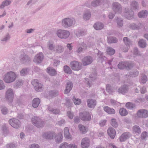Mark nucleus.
Returning <instances> with one entry per match:
<instances>
[{"label": "nucleus", "mask_w": 148, "mask_h": 148, "mask_svg": "<svg viewBox=\"0 0 148 148\" xmlns=\"http://www.w3.org/2000/svg\"><path fill=\"white\" fill-rule=\"evenodd\" d=\"M75 19L73 18H66L62 20V25L65 28H68L72 26L75 23Z\"/></svg>", "instance_id": "obj_1"}, {"label": "nucleus", "mask_w": 148, "mask_h": 148, "mask_svg": "<svg viewBox=\"0 0 148 148\" xmlns=\"http://www.w3.org/2000/svg\"><path fill=\"white\" fill-rule=\"evenodd\" d=\"M16 77V75L14 73L10 71L5 74L4 80L6 83H10L14 81Z\"/></svg>", "instance_id": "obj_2"}, {"label": "nucleus", "mask_w": 148, "mask_h": 148, "mask_svg": "<svg viewBox=\"0 0 148 148\" xmlns=\"http://www.w3.org/2000/svg\"><path fill=\"white\" fill-rule=\"evenodd\" d=\"M33 124L38 128L42 127L45 125V122L39 117L34 116L32 119Z\"/></svg>", "instance_id": "obj_3"}, {"label": "nucleus", "mask_w": 148, "mask_h": 148, "mask_svg": "<svg viewBox=\"0 0 148 148\" xmlns=\"http://www.w3.org/2000/svg\"><path fill=\"white\" fill-rule=\"evenodd\" d=\"M56 34L59 38L61 39H66L69 37L70 33L67 30L59 29L57 31Z\"/></svg>", "instance_id": "obj_4"}, {"label": "nucleus", "mask_w": 148, "mask_h": 148, "mask_svg": "<svg viewBox=\"0 0 148 148\" xmlns=\"http://www.w3.org/2000/svg\"><path fill=\"white\" fill-rule=\"evenodd\" d=\"M79 116L81 119L84 121H89L91 119L90 113L87 111L83 112L80 113Z\"/></svg>", "instance_id": "obj_5"}, {"label": "nucleus", "mask_w": 148, "mask_h": 148, "mask_svg": "<svg viewBox=\"0 0 148 148\" xmlns=\"http://www.w3.org/2000/svg\"><path fill=\"white\" fill-rule=\"evenodd\" d=\"M31 83L34 89L37 91L40 92L42 90L43 85L39 83L37 79H34L32 80Z\"/></svg>", "instance_id": "obj_6"}, {"label": "nucleus", "mask_w": 148, "mask_h": 148, "mask_svg": "<svg viewBox=\"0 0 148 148\" xmlns=\"http://www.w3.org/2000/svg\"><path fill=\"white\" fill-rule=\"evenodd\" d=\"M70 66L71 69L74 71H78L82 67V64L76 61H73L71 62Z\"/></svg>", "instance_id": "obj_7"}, {"label": "nucleus", "mask_w": 148, "mask_h": 148, "mask_svg": "<svg viewBox=\"0 0 148 148\" xmlns=\"http://www.w3.org/2000/svg\"><path fill=\"white\" fill-rule=\"evenodd\" d=\"M112 8L115 13L121 14V13L122 8L121 5L119 3L116 2H113L112 4Z\"/></svg>", "instance_id": "obj_8"}, {"label": "nucleus", "mask_w": 148, "mask_h": 148, "mask_svg": "<svg viewBox=\"0 0 148 148\" xmlns=\"http://www.w3.org/2000/svg\"><path fill=\"white\" fill-rule=\"evenodd\" d=\"M14 96V93L12 89L9 88L6 92L5 98L8 102H12Z\"/></svg>", "instance_id": "obj_9"}, {"label": "nucleus", "mask_w": 148, "mask_h": 148, "mask_svg": "<svg viewBox=\"0 0 148 148\" xmlns=\"http://www.w3.org/2000/svg\"><path fill=\"white\" fill-rule=\"evenodd\" d=\"M136 115L138 118H145L148 116V111L145 109H141L138 111Z\"/></svg>", "instance_id": "obj_10"}, {"label": "nucleus", "mask_w": 148, "mask_h": 148, "mask_svg": "<svg viewBox=\"0 0 148 148\" xmlns=\"http://www.w3.org/2000/svg\"><path fill=\"white\" fill-rule=\"evenodd\" d=\"M9 123L12 126L15 128H18L21 126L20 121L16 119H10L9 120Z\"/></svg>", "instance_id": "obj_11"}, {"label": "nucleus", "mask_w": 148, "mask_h": 148, "mask_svg": "<svg viewBox=\"0 0 148 148\" xmlns=\"http://www.w3.org/2000/svg\"><path fill=\"white\" fill-rule=\"evenodd\" d=\"M134 13L133 11L130 10L128 9L125 8V11L123 13V16L127 19L130 20L134 17Z\"/></svg>", "instance_id": "obj_12"}, {"label": "nucleus", "mask_w": 148, "mask_h": 148, "mask_svg": "<svg viewBox=\"0 0 148 148\" xmlns=\"http://www.w3.org/2000/svg\"><path fill=\"white\" fill-rule=\"evenodd\" d=\"M20 60L23 64H26L29 62L31 59L28 55L23 53L21 55Z\"/></svg>", "instance_id": "obj_13"}, {"label": "nucleus", "mask_w": 148, "mask_h": 148, "mask_svg": "<svg viewBox=\"0 0 148 148\" xmlns=\"http://www.w3.org/2000/svg\"><path fill=\"white\" fill-rule=\"evenodd\" d=\"M132 136V134L129 132H125L123 133L119 138L120 141L124 142Z\"/></svg>", "instance_id": "obj_14"}, {"label": "nucleus", "mask_w": 148, "mask_h": 148, "mask_svg": "<svg viewBox=\"0 0 148 148\" xmlns=\"http://www.w3.org/2000/svg\"><path fill=\"white\" fill-rule=\"evenodd\" d=\"M93 61L92 57L87 56L84 57L82 59V64L84 66H86L91 64Z\"/></svg>", "instance_id": "obj_15"}, {"label": "nucleus", "mask_w": 148, "mask_h": 148, "mask_svg": "<svg viewBox=\"0 0 148 148\" xmlns=\"http://www.w3.org/2000/svg\"><path fill=\"white\" fill-rule=\"evenodd\" d=\"M107 2V0H95L91 2L92 6L96 7L101 5H104Z\"/></svg>", "instance_id": "obj_16"}, {"label": "nucleus", "mask_w": 148, "mask_h": 148, "mask_svg": "<svg viewBox=\"0 0 148 148\" xmlns=\"http://www.w3.org/2000/svg\"><path fill=\"white\" fill-rule=\"evenodd\" d=\"M44 58V56L42 53H39L36 55L34 59V62L39 64L41 62Z\"/></svg>", "instance_id": "obj_17"}, {"label": "nucleus", "mask_w": 148, "mask_h": 148, "mask_svg": "<svg viewBox=\"0 0 148 148\" xmlns=\"http://www.w3.org/2000/svg\"><path fill=\"white\" fill-rule=\"evenodd\" d=\"M73 87V84L71 81H69L66 83L65 86V89L64 91L65 94L69 93L72 89Z\"/></svg>", "instance_id": "obj_18"}, {"label": "nucleus", "mask_w": 148, "mask_h": 148, "mask_svg": "<svg viewBox=\"0 0 148 148\" xmlns=\"http://www.w3.org/2000/svg\"><path fill=\"white\" fill-rule=\"evenodd\" d=\"M90 140L88 138H85L82 140L81 146L82 148H88L89 147L90 144Z\"/></svg>", "instance_id": "obj_19"}, {"label": "nucleus", "mask_w": 148, "mask_h": 148, "mask_svg": "<svg viewBox=\"0 0 148 148\" xmlns=\"http://www.w3.org/2000/svg\"><path fill=\"white\" fill-rule=\"evenodd\" d=\"M107 131L110 137L112 139H114L116 133L115 130L112 127H110L108 129Z\"/></svg>", "instance_id": "obj_20"}, {"label": "nucleus", "mask_w": 148, "mask_h": 148, "mask_svg": "<svg viewBox=\"0 0 148 148\" xmlns=\"http://www.w3.org/2000/svg\"><path fill=\"white\" fill-rule=\"evenodd\" d=\"M132 132L133 134L136 135H138L141 133L140 128L137 125H135L132 128Z\"/></svg>", "instance_id": "obj_21"}, {"label": "nucleus", "mask_w": 148, "mask_h": 148, "mask_svg": "<svg viewBox=\"0 0 148 148\" xmlns=\"http://www.w3.org/2000/svg\"><path fill=\"white\" fill-rule=\"evenodd\" d=\"M88 106L90 108H94L96 104V101L95 99H89L87 101Z\"/></svg>", "instance_id": "obj_22"}, {"label": "nucleus", "mask_w": 148, "mask_h": 148, "mask_svg": "<svg viewBox=\"0 0 148 148\" xmlns=\"http://www.w3.org/2000/svg\"><path fill=\"white\" fill-rule=\"evenodd\" d=\"M128 90L127 86L126 85H123L118 89V92L119 94L124 95L127 92Z\"/></svg>", "instance_id": "obj_23"}, {"label": "nucleus", "mask_w": 148, "mask_h": 148, "mask_svg": "<svg viewBox=\"0 0 148 148\" xmlns=\"http://www.w3.org/2000/svg\"><path fill=\"white\" fill-rule=\"evenodd\" d=\"M93 27L95 29L99 30L103 29L104 25L102 23L100 22H98L94 24Z\"/></svg>", "instance_id": "obj_24"}, {"label": "nucleus", "mask_w": 148, "mask_h": 148, "mask_svg": "<svg viewBox=\"0 0 148 148\" xmlns=\"http://www.w3.org/2000/svg\"><path fill=\"white\" fill-rule=\"evenodd\" d=\"M54 137L56 143H59L62 141L63 137L61 133H59L57 135L55 134V136Z\"/></svg>", "instance_id": "obj_25"}, {"label": "nucleus", "mask_w": 148, "mask_h": 148, "mask_svg": "<svg viewBox=\"0 0 148 148\" xmlns=\"http://www.w3.org/2000/svg\"><path fill=\"white\" fill-rule=\"evenodd\" d=\"M44 136L46 138L51 140L55 136V133L54 132H49L45 133Z\"/></svg>", "instance_id": "obj_26"}, {"label": "nucleus", "mask_w": 148, "mask_h": 148, "mask_svg": "<svg viewBox=\"0 0 148 148\" xmlns=\"http://www.w3.org/2000/svg\"><path fill=\"white\" fill-rule=\"evenodd\" d=\"M138 45L140 48H144L146 47L147 44L145 40L141 39H140L138 41Z\"/></svg>", "instance_id": "obj_27"}, {"label": "nucleus", "mask_w": 148, "mask_h": 148, "mask_svg": "<svg viewBox=\"0 0 148 148\" xmlns=\"http://www.w3.org/2000/svg\"><path fill=\"white\" fill-rule=\"evenodd\" d=\"M103 110L105 111L109 114H114L115 113V111L114 109L111 108L108 106H105Z\"/></svg>", "instance_id": "obj_28"}, {"label": "nucleus", "mask_w": 148, "mask_h": 148, "mask_svg": "<svg viewBox=\"0 0 148 148\" xmlns=\"http://www.w3.org/2000/svg\"><path fill=\"white\" fill-rule=\"evenodd\" d=\"M91 13L89 10H86L84 12L83 18L84 20H89L91 17Z\"/></svg>", "instance_id": "obj_29"}, {"label": "nucleus", "mask_w": 148, "mask_h": 148, "mask_svg": "<svg viewBox=\"0 0 148 148\" xmlns=\"http://www.w3.org/2000/svg\"><path fill=\"white\" fill-rule=\"evenodd\" d=\"M64 137L67 139H72V136L70 135L68 128L66 127L64 129Z\"/></svg>", "instance_id": "obj_30"}, {"label": "nucleus", "mask_w": 148, "mask_h": 148, "mask_svg": "<svg viewBox=\"0 0 148 148\" xmlns=\"http://www.w3.org/2000/svg\"><path fill=\"white\" fill-rule=\"evenodd\" d=\"M23 81L22 79L17 80L14 84V88L15 89L20 88L23 85Z\"/></svg>", "instance_id": "obj_31"}, {"label": "nucleus", "mask_w": 148, "mask_h": 148, "mask_svg": "<svg viewBox=\"0 0 148 148\" xmlns=\"http://www.w3.org/2000/svg\"><path fill=\"white\" fill-rule=\"evenodd\" d=\"M135 65V64L133 62L126 61L125 70H129L132 68Z\"/></svg>", "instance_id": "obj_32"}, {"label": "nucleus", "mask_w": 148, "mask_h": 148, "mask_svg": "<svg viewBox=\"0 0 148 148\" xmlns=\"http://www.w3.org/2000/svg\"><path fill=\"white\" fill-rule=\"evenodd\" d=\"M11 3V1L9 0H5L3 1L0 4V9H3L5 6L10 5Z\"/></svg>", "instance_id": "obj_33"}, {"label": "nucleus", "mask_w": 148, "mask_h": 148, "mask_svg": "<svg viewBox=\"0 0 148 148\" xmlns=\"http://www.w3.org/2000/svg\"><path fill=\"white\" fill-rule=\"evenodd\" d=\"M47 47L49 50L51 51H54L55 47L54 42L51 40H49L47 43Z\"/></svg>", "instance_id": "obj_34"}, {"label": "nucleus", "mask_w": 148, "mask_h": 148, "mask_svg": "<svg viewBox=\"0 0 148 148\" xmlns=\"http://www.w3.org/2000/svg\"><path fill=\"white\" fill-rule=\"evenodd\" d=\"M47 73L51 75L54 76L57 74V71L51 67H48L47 69Z\"/></svg>", "instance_id": "obj_35"}, {"label": "nucleus", "mask_w": 148, "mask_h": 148, "mask_svg": "<svg viewBox=\"0 0 148 148\" xmlns=\"http://www.w3.org/2000/svg\"><path fill=\"white\" fill-rule=\"evenodd\" d=\"M48 109L51 113L53 114H58L60 112L59 109L57 108H53L49 106H48Z\"/></svg>", "instance_id": "obj_36"}, {"label": "nucleus", "mask_w": 148, "mask_h": 148, "mask_svg": "<svg viewBox=\"0 0 148 148\" xmlns=\"http://www.w3.org/2000/svg\"><path fill=\"white\" fill-rule=\"evenodd\" d=\"M40 102V100L39 98H35L32 101V106L34 108H36L38 106Z\"/></svg>", "instance_id": "obj_37"}, {"label": "nucleus", "mask_w": 148, "mask_h": 148, "mask_svg": "<svg viewBox=\"0 0 148 148\" xmlns=\"http://www.w3.org/2000/svg\"><path fill=\"white\" fill-rule=\"evenodd\" d=\"M108 42L109 43H115L118 41L117 39L114 37L110 36L108 37Z\"/></svg>", "instance_id": "obj_38"}, {"label": "nucleus", "mask_w": 148, "mask_h": 148, "mask_svg": "<svg viewBox=\"0 0 148 148\" xmlns=\"http://www.w3.org/2000/svg\"><path fill=\"white\" fill-rule=\"evenodd\" d=\"M64 49L62 46L60 45H57L56 47V48L54 50L56 53H60L63 52Z\"/></svg>", "instance_id": "obj_39"}, {"label": "nucleus", "mask_w": 148, "mask_h": 148, "mask_svg": "<svg viewBox=\"0 0 148 148\" xmlns=\"http://www.w3.org/2000/svg\"><path fill=\"white\" fill-rule=\"evenodd\" d=\"M148 12L146 10H143L138 13V16L140 18H145L147 16Z\"/></svg>", "instance_id": "obj_40"}, {"label": "nucleus", "mask_w": 148, "mask_h": 148, "mask_svg": "<svg viewBox=\"0 0 148 148\" xmlns=\"http://www.w3.org/2000/svg\"><path fill=\"white\" fill-rule=\"evenodd\" d=\"M107 91L110 94H111L115 92V89L113 87L111 86L109 84H107L106 86Z\"/></svg>", "instance_id": "obj_41"}, {"label": "nucleus", "mask_w": 148, "mask_h": 148, "mask_svg": "<svg viewBox=\"0 0 148 148\" xmlns=\"http://www.w3.org/2000/svg\"><path fill=\"white\" fill-rule=\"evenodd\" d=\"M63 70L64 72L68 74H71L72 73V71L70 67L67 65H65L64 66Z\"/></svg>", "instance_id": "obj_42"}, {"label": "nucleus", "mask_w": 148, "mask_h": 148, "mask_svg": "<svg viewBox=\"0 0 148 148\" xmlns=\"http://www.w3.org/2000/svg\"><path fill=\"white\" fill-rule=\"evenodd\" d=\"M131 8L133 10H137L138 8V3L135 1H133L131 3Z\"/></svg>", "instance_id": "obj_43"}, {"label": "nucleus", "mask_w": 148, "mask_h": 148, "mask_svg": "<svg viewBox=\"0 0 148 148\" xmlns=\"http://www.w3.org/2000/svg\"><path fill=\"white\" fill-rule=\"evenodd\" d=\"M126 107L129 109L132 110L136 108V106L135 104L131 102H127L125 105Z\"/></svg>", "instance_id": "obj_44"}, {"label": "nucleus", "mask_w": 148, "mask_h": 148, "mask_svg": "<svg viewBox=\"0 0 148 148\" xmlns=\"http://www.w3.org/2000/svg\"><path fill=\"white\" fill-rule=\"evenodd\" d=\"M147 80V77L146 75L144 74L142 75L140 80V83H145Z\"/></svg>", "instance_id": "obj_45"}, {"label": "nucleus", "mask_w": 148, "mask_h": 148, "mask_svg": "<svg viewBox=\"0 0 148 148\" xmlns=\"http://www.w3.org/2000/svg\"><path fill=\"white\" fill-rule=\"evenodd\" d=\"M78 127L81 132L84 134L87 132V130L86 127L84 125L80 124L78 125Z\"/></svg>", "instance_id": "obj_46"}, {"label": "nucleus", "mask_w": 148, "mask_h": 148, "mask_svg": "<svg viewBox=\"0 0 148 148\" xmlns=\"http://www.w3.org/2000/svg\"><path fill=\"white\" fill-rule=\"evenodd\" d=\"M116 21L118 26L119 27H122L123 25V19L121 18L117 17L116 19Z\"/></svg>", "instance_id": "obj_47"}, {"label": "nucleus", "mask_w": 148, "mask_h": 148, "mask_svg": "<svg viewBox=\"0 0 148 148\" xmlns=\"http://www.w3.org/2000/svg\"><path fill=\"white\" fill-rule=\"evenodd\" d=\"M128 112L125 109L121 108L119 110V113L122 116H125L128 114Z\"/></svg>", "instance_id": "obj_48"}, {"label": "nucleus", "mask_w": 148, "mask_h": 148, "mask_svg": "<svg viewBox=\"0 0 148 148\" xmlns=\"http://www.w3.org/2000/svg\"><path fill=\"white\" fill-rule=\"evenodd\" d=\"M123 41L125 45L128 46H130L131 44V41L130 39L127 37H124L123 38Z\"/></svg>", "instance_id": "obj_49"}, {"label": "nucleus", "mask_w": 148, "mask_h": 148, "mask_svg": "<svg viewBox=\"0 0 148 148\" xmlns=\"http://www.w3.org/2000/svg\"><path fill=\"white\" fill-rule=\"evenodd\" d=\"M90 80L94 81L97 78V73L96 72L91 73L89 76Z\"/></svg>", "instance_id": "obj_50"}, {"label": "nucleus", "mask_w": 148, "mask_h": 148, "mask_svg": "<svg viewBox=\"0 0 148 148\" xmlns=\"http://www.w3.org/2000/svg\"><path fill=\"white\" fill-rule=\"evenodd\" d=\"M111 124L112 126L114 128H116L118 126V123L115 119H112L111 120Z\"/></svg>", "instance_id": "obj_51"}, {"label": "nucleus", "mask_w": 148, "mask_h": 148, "mask_svg": "<svg viewBox=\"0 0 148 148\" xmlns=\"http://www.w3.org/2000/svg\"><path fill=\"white\" fill-rule=\"evenodd\" d=\"M125 64L126 62H121L119 63L118 65V68L120 69H125Z\"/></svg>", "instance_id": "obj_52"}, {"label": "nucleus", "mask_w": 148, "mask_h": 148, "mask_svg": "<svg viewBox=\"0 0 148 148\" xmlns=\"http://www.w3.org/2000/svg\"><path fill=\"white\" fill-rule=\"evenodd\" d=\"M107 52L109 55H112L115 53V51L114 49L112 48L111 47H109L108 48Z\"/></svg>", "instance_id": "obj_53"}, {"label": "nucleus", "mask_w": 148, "mask_h": 148, "mask_svg": "<svg viewBox=\"0 0 148 148\" xmlns=\"http://www.w3.org/2000/svg\"><path fill=\"white\" fill-rule=\"evenodd\" d=\"M73 100L75 105H78L80 104L81 102V100L79 99H76L75 96H73Z\"/></svg>", "instance_id": "obj_54"}, {"label": "nucleus", "mask_w": 148, "mask_h": 148, "mask_svg": "<svg viewBox=\"0 0 148 148\" xmlns=\"http://www.w3.org/2000/svg\"><path fill=\"white\" fill-rule=\"evenodd\" d=\"M58 92L56 90H51L49 92V95L53 97L57 96L58 95Z\"/></svg>", "instance_id": "obj_55"}, {"label": "nucleus", "mask_w": 148, "mask_h": 148, "mask_svg": "<svg viewBox=\"0 0 148 148\" xmlns=\"http://www.w3.org/2000/svg\"><path fill=\"white\" fill-rule=\"evenodd\" d=\"M28 69L27 68H24L22 69L20 71V75L21 76L26 75L28 73Z\"/></svg>", "instance_id": "obj_56"}, {"label": "nucleus", "mask_w": 148, "mask_h": 148, "mask_svg": "<svg viewBox=\"0 0 148 148\" xmlns=\"http://www.w3.org/2000/svg\"><path fill=\"white\" fill-rule=\"evenodd\" d=\"M10 38V36L8 33H7L6 35L4 37L1 39V41L6 42L9 40Z\"/></svg>", "instance_id": "obj_57"}, {"label": "nucleus", "mask_w": 148, "mask_h": 148, "mask_svg": "<svg viewBox=\"0 0 148 148\" xmlns=\"http://www.w3.org/2000/svg\"><path fill=\"white\" fill-rule=\"evenodd\" d=\"M1 111L2 113L3 114H7L8 112V108L5 106L1 107Z\"/></svg>", "instance_id": "obj_58"}, {"label": "nucleus", "mask_w": 148, "mask_h": 148, "mask_svg": "<svg viewBox=\"0 0 148 148\" xmlns=\"http://www.w3.org/2000/svg\"><path fill=\"white\" fill-rule=\"evenodd\" d=\"M69 144L65 142L62 143L59 146V148H68Z\"/></svg>", "instance_id": "obj_59"}, {"label": "nucleus", "mask_w": 148, "mask_h": 148, "mask_svg": "<svg viewBox=\"0 0 148 148\" xmlns=\"http://www.w3.org/2000/svg\"><path fill=\"white\" fill-rule=\"evenodd\" d=\"M147 136V133L146 132H143L141 135V138L142 140L145 139Z\"/></svg>", "instance_id": "obj_60"}, {"label": "nucleus", "mask_w": 148, "mask_h": 148, "mask_svg": "<svg viewBox=\"0 0 148 148\" xmlns=\"http://www.w3.org/2000/svg\"><path fill=\"white\" fill-rule=\"evenodd\" d=\"M107 122V120H101L99 123V125L101 127H103L106 124Z\"/></svg>", "instance_id": "obj_61"}, {"label": "nucleus", "mask_w": 148, "mask_h": 148, "mask_svg": "<svg viewBox=\"0 0 148 148\" xmlns=\"http://www.w3.org/2000/svg\"><path fill=\"white\" fill-rule=\"evenodd\" d=\"M130 27L133 29H137L138 28V26L136 24L133 23L130 25Z\"/></svg>", "instance_id": "obj_62"}, {"label": "nucleus", "mask_w": 148, "mask_h": 148, "mask_svg": "<svg viewBox=\"0 0 148 148\" xmlns=\"http://www.w3.org/2000/svg\"><path fill=\"white\" fill-rule=\"evenodd\" d=\"M37 1V0H30L28 1L26 5H32L33 4H35Z\"/></svg>", "instance_id": "obj_63"}, {"label": "nucleus", "mask_w": 148, "mask_h": 148, "mask_svg": "<svg viewBox=\"0 0 148 148\" xmlns=\"http://www.w3.org/2000/svg\"><path fill=\"white\" fill-rule=\"evenodd\" d=\"M7 148H15L16 146L13 143H10L6 145Z\"/></svg>", "instance_id": "obj_64"}]
</instances>
